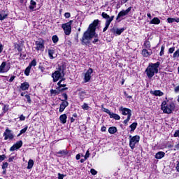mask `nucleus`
I'll return each instance as SVG.
<instances>
[{
  "instance_id": "2f4dec72",
  "label": "nucleus",
  "mask_w": 179,
  "mask_h": 179,
  "mask_svg": "<svg viewBox=\"0 0 179 179\" xmlns=\"http://www.w3.org/2000/svg\"><path fill=\"white\" fill-rule=\"evenodd\" d=\"M30 69H31V67H30L29 66H28L27 67V69H25L24 71V74L27 76H29V75H30Z\"/></svg>"
},
{
  "instance_id": "a211bd4d",
  "label": "nucleus",
  "mask_w": 179,
  "mask_h": 179,
  "mask_svg": "<svg viewBox=\"0 0 179 179\" xmlns=\"http://www.w3.org/2000/svg\"><path fill=\"white\" fill-rule=\"evenodd\" d=\"M48 52L50 59H54V58L57 57V56H54V55L55 54V50L54 49H49L48 50Z\"/></svg>"
},
{
  "instance_id": "20e7f679",
  "label": "nucleus",
  "mask_w": 179,
  "mask_h": 179,
  "mask_svg": "<svg viewBox=\"0 0 179 179\" xmlns=\"http://www.w3.org/2000/svg\"><path fill=\"white\" fill-rule=\"evenodd\" d=\"M64 76H65V71L62 67H59L57 71L52 74L53 82H58V80H59L61 78H64Z\"/></svg>"
},
{
  "instance_id": "774afa93",
  "label": "nucleus",
  "mask_w": 179,
  "mask_h": 179,
  "mask_svg": "<svg viewBox=\"0 0 179 179\" xmlns=\"http://www.w3.org/2000/svg\"><path fill=\"white\" fill-rule=\"evenodd\" d=\"M175 148H176V149L177 150H179V143L177 144V145L175 146Z\"/></svg>"
},
{
  "instance_id": "ddd939ff",
  "label": "nucleus",
  "mask_w": 179,
  "mask_h": 179,
  "mask_svg": "<svg viewBox=\"0 0 179 179\" xmlns=\"http://www.w3.org/2000/svg\"><path fill=\"white\" fill-rule=\"evenodd\" d=\"M21 146H23V141H19L10 148V151L15 152V150H17V149H20Z\"/></svg>"
},
{
  "instance_id": "a19ab883",
  "label": "nucleus",
  "mask_w": 179,
  "mask_h": 179,
  "mask_svg": "<svg viewBox=\"0 0 179 179\" xmlns=\"http://www.w3.org/2000/svg\"><path fill=\"white\" fill-rule=\"evenodd\" d=\"M117 27H113L112 29H110V31L113 34H115V33L117 34Z\"/></svg>"
},
{
  "instance_id": "f257e3e1",
  "label": "nucleus",
  "mask_w": 179,
  "mask_h": 179,
  "mask_svg": "<svg viewBox=\"0 0 179 179\" xmlns=\"http://www.w3.org/2000/svg\"><path fill=\"white\" fill-rule=\"evenodd\" d=\"M99 24V20H95L93 23L90 24L88 29L84 32L81 38L83 45H87L93 37L94 38L92 43L96 44L99 42V35L96 34V27Z\"/></svg>"
},
{
  "instance_id": "412c9836",
  "label": "nucleus",
  "mask_w": 179,
  "mask_h": 179,
  "mask_svg": "<svg viewBox=\"0 0 179 179\" xmlns=\"http://www.w3.org/2000/svg\"><path fill=\"white\" fill-rule=\"evenodd\" d=\"M66 114H63L62 115H60L59 117V120H60V122H62V124H66Z\"/></svg>"
},
{
  "instance_id": "13d9d810",
  "label": "nucleus",
  "mask_w": 179,
  "mask_h": 179,
  "mask_svg": "<svg viewBox=\"0 0 179 179\" xmlns=\"http://www.w3.org/2000/svg\"><path fill=\"white\" fill-rule=\"evenodd\" d=\"M3 51V45L0 43V54Z\"/></svg>"
},
{
  "instance_id": "7ed1b4c3",
  "label": "nucleus",
  "mask_w": 179,
  "mask_h": 179,
  "mask_svg": "<svg viewBox=\"0 0 179 179\" xmlns=\"http://www.w3.org/2000/svg\"><path fill=\"white\" fill-rule=\"evenodd\" d=\"M175 108L176 105L173 102L167 103L166 101H164L162 103V110L165 114H171Z\"/></svg>"
},
{
  "instance_id": "b1692460",
  "label": "nucleus",
  "mask_w": 179,
  "mask_h": 179,
  "mask_svg": "<svg viewBox=\"0 0 179 179\" xmlns=\"http://www.w3.org/2000/svg\"><path fill=\"white\" fill-rule=\"evenodd\" d=\"M166 155V153H164V152H158L156 155H155V159H163V157Z\"/></svg>"
},
{
  "instance_id": "58836bf2",
  "label": "nucleus",
  "mask_w": 179,
  "mask_h": 179,
  "mask_svg": "<svg viewBox=\"0 0 179 179\" xmlns=\"http://www.w3.org/2000/svg\"><path fill=\"white\" fill-rule=\"evenodd\" d=\"M160 57H162V55H164V45H162L161 47V51L159 52Z\"/></svg>"
},
{
  "instance_id": "f704fd0d",
  "label": "nucleus",
  "mask_w": 179,
  "mask_h": 179,
  "mask_svg": "<svg viewBox=\"0 0 179 179\" xmlns=\"http://www.w3.org/2000/svg\"><path fill=\"white\" fill-rule=\"evenodd\" d=\"M85 96H86V92L85 91H82L81 92H80V99H81V100H83V99H85Z\"/></svg>"
},
{
  "instance_id": "9b49d317",
  "label": "nucleus",
  "mask_w": 179,
  "mask_h": 179,
  "mask_svg": "<svg viewBox=\"0 0 179 179\" xmlns=\"http://www.w3.org/2000/svg\"><path fill=\"white\" fill-rule=\"evenodd\" d=\"M132 9V7H129L127 10H122V11H120L117 17L116 20H119L120 17H122L123 16H127V15L128 13H129V12H131V10Z\"/></svg>"
},
{
  "instance_id": "c85d7f7f",
  "label": "nucleus",
  "mask_w": 179,
  "mask_h": 179,
  "mask_svg": "<svg viewBox=\"0 0 179 179\" xmlns=\"http://www.w3.org/2000/svg\"><path fill=\"white\" fill-rule=\"evenodd\" d=\"M137 125H138V123H136V122H134L130 125L131 132H134V131H135V129H136Z\"/></svg>"
},
{
  "instance_id": "c03bdc74",
  "label": "nucleus",
  "mask_w": 179,
  "mask_h": 179,
  "mask_svg": "<svg viewBox=\"0 0 179 179\" xmlns=\"http://www.w3.org/2000/svg\"><path fill=\"white\" fill-rule=\"evenodd\" d=\"M25 98L27 99L28 103H31V99H30V95L26 94Z\"/></svg>"
},
{
  "instance_id": "de8ad7c7",
  "label": "nucleus",
  "mask_w": 179,
  "mask_h": 179,
  "mask_svg": "<svg viewBox=\"0 0 179 179\" xmlns=\"http://www.w3.org/2000/svg\"><path fill=\"white\" fill-rule=\"evenodd\" d=\"M91 174H92L93 176H96V174H97V171L94 170V169H92Z\"/></svg>"
},
{
  "instance_id": "5fc2aeb1",
  "label": "nucleus",
  "mask_w": 179,
  "mask_h": 179,
  "mask_svg": "<svg viewBox=\"0 0 179 179\" xmlns=\"http://www.w3.org/2000/svg\"><path fill=\"white\" fill-rule=\"evenodd\" d=\"M90 156V152H89V150H87V152H86V154H85V159H89V157Z\"/></svg>"
},
{
  "instance_id": "aec40b11",
  "label": "nucleus",
  "mask_w": 179,
  "mask_h": 179,
  "mask_svg": "<svg viewBox=\"0 0 179 179\" xmlns=\"http://www.w3.org/2000/svg\"><path fill=\"white\" fill-rule=\"evenodd\" d=\"M150 24H160V19L157 17H155L150 22Z\"/></svg>"
},
{
  "instance_id": "6e6552de",
  "label": "nucleus",
  "mask_w": 179,
  "mask_h": 179,
  "mask_svg": "<svg viewBox=\"0 0 179 179\" xmlns=\"http://www.w3.org/2000/svg\"><path fill=\"white\" fill-rule=\"evenodd\" d=\"M72 23H73V20H70L69 22L63 24L62 26L66 36H69L71 31H72Z\"/></svg>"
},
{
  "instance_id": "5701e85b",
  "label": "nucleus",
  "mask_w": 179,
  "mask_h": 179,
  "mask_svg": "<svg viewBox=\"0 0 179 179\" xmlns=\"http://www.w3.org/2000/svg\"><path fill=\"white\" fill-rule=\"evenodd\" d=\"M29 83H23L22 84H21L20 86V89H22V90H27V89H29Z\"/></svg>"
},
{
  "instance_id": "ea45409f",
  "label": "nucleus",
  "mask_w": 179,
  "mask_h": 179,
  "mask_svg": "<svg viewBox=\"0 0 179 179\" xmlns=\"http://www.w3.org/2000/svg\"><path fill=\"white\" fill-rule=\"evenodd\" d=\"M167 22L168 23H174V22H176V18L169 17Z\"/></svg>"
},
{
  "instance_id": "79ce46f5",
  "label": "nucleus",
  "mask_w": 179,
  "mask_h": 179,
  "mask_svg": "<svg viewBox=\"0 0 179 179\" xmlns=\"http://www.w3.org/2000/svg\"><path fill=\"white\" fill-rule=\"evenodd\" d=\"M62 96L64 99L62 100V101H66V100H68V94H66V93H64L62 94Z\"/></svg>"
},
{
  "instance_id": "393cba45",
  "label": "nucleus",
  "mask_w": 179,
  "mask_h": 179,
  "mask_svg": "<svg viewBox=\"0 0 179 179\" xmlns=\"http://www.w3.org/2000/svg\"><path fill=\"white\" fill-rule=\"evenodd\" d=\"M33 166H34V161H33V159H29L27 166L28 170H31V169H33Z\"/></svg>"
},
{
  "instance_id": "3c124183",
  "label": "nucleus",
  "mask_w": 179,
  "mask_h": 179,
  "mask_svg": "<svg viewBox=\"0 0 179 179\" xmlns=\"http://www.w3.org/2000/svg\"><path fill=\"white\" fill-rule=\"evenodd\" d=\"M64 16H65L66 19H69V18L71 17V13H66L64 14Z\"/></svg>"
},
{
  "instance_id": "8fccbe9b",
  "label": "nucleus",
  "mask_w": 179,
  "mask_h": 179,
  "mask_svg": "<svg viewBox=\"0 0 179 179\" xmlns=\"http://www.w3.org/2000/svg\"><path fill=\"white\" fill-rule=\"evenodd\" d=\"M8 162H5L3 164L2 169H8Z\"/></svg>"
},
{
  "instance_id": "cd10ccee",
  "label": "nucleus",
  "mask_w": 179,
  "mask_h": 179,
  "mask_svg": "<svg viewBox=\"0 0 179 179\" xmlns=\"http://www.w3.org/2000/svg\"><path fill=\"white\" fill-rule=\"evenodd\" d=\"M110 118H114V120H120L121 117L115 113H110Z\"/></svg>"
},
{
  "instance_id": "a18cd8bd",
  "label": "nucleus",
  "mask_w": 179,
  "mask_h": 179,
  "mask_svg": "<svg viewBox=\"0 0 179 179\" xmlns=\"http://www.w3.org/2000/svg\"><path fill=\"white\" fill-rule=\"evenodd\" d=\"M175 50H176L175 47H172V48H169V54H173V52H174Z\"/></svg>"
},
{
  "instance_id": "09e8293b",
  "label": "nucleus",
  "mask_w": 179,
  "mask_h": 179,
  "mask_svg": "<svg viewBox=\"0 0 179 179\" xmlns=\"http://www.w3.org/2000/svg\"><path fill=\"white\" fill-rule=\"evenodd\" d=\"M104 113H106L107 114H108L109 115H111L112 113L110 111V110L107 109V108H104L103 109Z\"/></svg>"
},
{
  "instance_id": "052dcab7",
  "label": "nucleus",
  "mask_w": 179,
  "mask_h": 179,
  "mask_svg": "<svg viewBox=\"0 0 179 179\" xmlns=\"http://www.w3.org/2000/svg\"><path fill=\"white\" fill-rule=\"evenodd\" d=\"M76 41L77 43L79 41V34H76Z\"/></svg>"
},
{
  "instance_id": "6e6d98bb",
  "label": "nucleus",
  "mask_w": 179,
  "mask_h": 179,
  "mask_svg": "<svg viewBox=\"0 0 179 179\" xmlns=\"http://www.w3.org/2000/svg\"><path fill=\"white\" fill-rule=\"evenodd\" d=\"M20 121H24L26 120V117H24L23 115H21L20 117Z\"/></svg>"
},
{
  "instance_id": "f03ea898",
  "label": "nucleus",
  "mask_w": 179,
  "mask_h": 179,
  "mask_svg": "<svg viewBox=\"0 0 179 179\" xmlns=\"http://www.w3.org/2000/svg\"><path fill=\"white\" fill-rule=\"evenodd\" d=\"M159 66H160V62H159L149 64L145 69V73L148 79H152L155 76V73H159Z\"/></svg>"
},
{
  "instance_id": "bb28decb",
  "label": "nucleus",
  "mask_w": 179,
  "mask_h": 179,
  "mask_svg": "<svg viewBox=\"0 0 179 179\" xmlns=\"http://www.w3.org/2000/svg\"><path fill=\"white\" fill-rule=\"evenodd\" d=\"M109 134H115L117 132V127H111L108 129Z\"/></svg>"
},
{
  "instance_id": "4d7b16f0",
  "label": "nucleus",
  "mask_w": 179,
  "mask_h": 179,
  "mask_svg": "<svg viewBox=\"0 0 179 179\" xmlns=\"http://www.w3.org/2000/svg\"><path fill=\"white\" fill-rule=\"evenodd\" d=\"M66 45H68V47H71V45H72V42H71V41H67Z\"/></svg>"
},
{
  "instance_id": "f8f14e48",
  "label": "nucleus",
  "mask_w": 179,
  "mask_h": 179,
  "mask_svg": "<svg viewBox=\"0 0 179 179\" xmlns=\"http://www.w3.org/2000/svg\"><path fill=\"white\" fill-rule=\"evenodd\" d=\"M3 136H5V141H8V139H13V134H12V131L9 129H6V131L3 133Z\"/></svg>"
},
{
  "instance_id": "603ef678",
  "label": "nucleus",
  "mask_w": 179,
  "mask_h": 179,
  "mask_svg": "<svg viewBox=\"0 0 179 179\" xmlns=\"http://www.w3.org/2000/svg\"><path fill=\"white\" fill-rule=\"evenodd\" d=\"M64 177H65V175L61 174V173H58V178L59 179H64Z\"/></svg>"
},
{
  "instance_id": "e433bc0d",
  "label": "nucleus",
  "mask_w": 179,
  "mask_h": 179,
  "mask_svg": "<svg viewBox=\"0 0 179 179\" xmlns=\"http://www.w3.org/2000/svg\"><path fill=\"white\" fill-rule=\"evenodd\" d=\"M81 108H83V110H89L90 107L89 105H87V103H85Z\"/></svg>"
},
{
  "instance_id": "7c9ffc66",
  "label": "nucleus",
  "mask_w": 179,
  "mask_h": 179,
  "mask_svg": "<svg viewBox=\"0 0 179 179\" xmlns=\"http://www.w3.org/2000/svg\"><path fill=\"white\" fill-rule=\"evenodd\" d=\"M62 91H59V90H50V93L51 94H59V93H61Z\"/></svg>"
},
{
  "instance_id": "a878e982",
  "label": "nucleus",
  "mask_w": 179,
  "mask_h": 179,
  "mask_svg": "<svg viewBox=\"0 0 179 179\" xmlns=\"http://www.w3.org/2000/svg\"><path fill=\"white\" fill-rule=\"evenodd\" d=\"M30 5L31 6H29V9H31V10H33V9L36 8V5H37V3H36V1H34V0H31Z\"/></svg>"
},
{
  "instance_id": "473e14b6",
  "label": "nucleus",
  "mask_w": 179,
  "mask_h": 179,
  "mask_svg": "<svg viewBox=\"0 0 179 179\" xmlns=\"http://www.w3.org/2000/svg\"><path fill=\"white\" fill-rule=\"evenodd\" d=\"M144 47L149 50V48H150V42L149 41H145L144 42Z\"/></svg>"
},
{
  "instance_id": "72a5a7b5",
  "label": "nucleus",
  "mask_w": 179,
  "mask_h": 179,
  "mask_svg": "<svg viewBox=\"0 0 179 179\" xmlns=\"http://www.w3.org/2000/svg\"><path fill=\"white\" fill-rule=\"evenodd\" d=\"M125 31L124 28H122V29H118L116 31V34H117L118 36H120V34H121V33H123Z\"/></svg>"
},
{
  "instance_id": "49530a36",
  "label": "nucleus",
  "mask_w": 179,
  "mask_h": 179,
  "mask_svg": "<svg viewBox=\"0 0 179 179\" xmlns=\"http://www.w3.org/2000/svg\"><path fill=\"white\" fill-rule=\"evenodd\" d=\"M59 155H66V150H60L58 152Z\"/></svg>"
},
{
  "instance_id": "1a4fd4ad",
  "label": "nucleus",
  "mask_w": 179,
  "mask_h": 179,
  "mask_svg": "<svg viewBox=\"0 0 179 179\" xmlns=\"http://www.w3.org/2000/svg\"><path fill=\"white\" fill-rule=\"evenodd\" d=\"M35 50H36V51H44V40L40 38L38 41H36L35 42V47H34Z\"/></svg>"
},
{
  "instance_id": "680f3d73",
  "label": "nucleus",
  "mask_w": 179,
  "mask_h": 179,
  "mask_svg": "<svg viewBox=\"0 0 179 179\" xmlns=\"http://www.w3.org/2000/svg\"><path fill=\"white\" fill-rule=\"evenodd\" d=\"M76 159L77 160H79V159H80V154H78V155H76Z\"/></svg>"
},
{
  "instance_id": "4c0bfd02",
  "label": "nucleus",
  "mask_w": 179,
  "mask_h": 179,
  "mask_svg": "<svg viewBox=\"0 0 179 179\" xmlns=\"http://www.w3.org/2000/svg\"><path fill=\"white\" fill-rule=\"evenodd\" d=\"M26 131H27V127H24V129H22L20 134L17 135V136H20V135H22V134H24L26 133Z\"/></svg>"
},
{
  "instance_id": "69168bd1",
  "label": "nucleus",
  "mask_w": 179,
  "mask_h": 179,
  "mask_svg": "<svg viewBox=\"0 0 179 179\" xmlns=\"http://www.w3.org/2000/svg\"><path fill=\"white\" fill-rule=\"evenodd\" d=\"M15 159V157H10L8 159V162H13V159Z\"/></svg>"
},
{
  "instance_id": "f3484780",
  "label": "nucleus",
  "mask_w": 179,
  "mask_h": 179,
  "mask_svg": "<svg viewBox=\"0 0 179 179\" xmlns=\"http://www.w3.org/2000/svg\"><path fill=\"white\" fill-rule=\"evenodd\" d=\"M152 54H153V52H152V50H148L146 49H143L142 50V55L143 57H150Z\"/></svg>"
},
{
  "instance_id": "e2e57ef3",
  "label": "nucleus",
  "mask_w": 179,
  "mask_h": 179,
  "mask_svg": "<svg viewBox=\"0 0 179 179\" xmlns=\"http://www.w3.org/2000/svg\"><path fill=\"white\" fill-rule=\"evenodd\" d=\"M87 160V159H86V157H85V159H80V163H85V162Z\"/></svg>"
},
{
  "instance_id": "dca6fc26",
  "label": "nucleus",
  "mask_w": 179,
  "mask_h": 179,
  "mask_svg": "<svg viewBox=\"0 0 179 179\" xmlns=\"http://www.w3.org/2000/svg\"><path fill=\"white\" fill-rule=\"evenodd\" d=\"M63 102L60 104L59 109V113H63L64 110L69 106V103L66 101H62Z\"/></svg>"
},
{
  "instance_id": "39448f33",
  "label": "nucleus",
  "mask_w": 179,
  "mask_h": 179,
  "mask_svg": "<svg viewBox=\"0 0 179 179\" xmlns=\"http://www.w3.org/2000/svg\"><path fill=\"white\" fill-rule=\"evenodd\" d=\"M120 111H121L122 115H127V118L123 122V123L127 125V124L129 122V120H131V117L132 115V110H131V109L121 106L120 108Z\"/></svg>"
},
{
  "instance_id": "0e129e2a",
  "label": "nucleus",
  "mask_w": 179,
  "mask_h": 179,
  "mask_svg": "<svg viewBox=\"0 0 179 179\" xmlns=\"http://www.w3.org/2000/svg\"><path fill=\"white\" fill-rule=\"evenodd\" d=\"M14 80H15V77L12 76V77H10L9 82H13Z\"/></svg>"
},
{
  "instance_id": "338daca9",
  "label": "nucleus",
  "mask_w": 179,
  "mask_h": 179,
  "mask_svg": "<svg viewBox=\"0 0 179 179\" xmlns=\"http://www.w3.org/2000/svg\"><path fill=\"white\" fill-rule=\"evenodd\" d=\"M176 170L177 171H179V162L176 165Z\"/></svg>"
},
{
  "instance_id": "4be33fe9",
  "label": "nucleus",
  "mask_w": 179,
  "mask_h": 179,
  "mask_svg": "<svg viewBox=\"0 0 179 179\" xmlns=\"http://www.w3.org/2000/svg\"><path fill=\"white\" fill-rule=\"evenodd\" d=\"M8 17V14L5 11H0V20H5Z\"/></svg>"
},
{
  "instance_id": "c9c22d12",
  "label": "nucleus",
  "mask_w": 179,
  "mask_h": 179,
  "mask_svg": "<svg viewBox=\"0 0 179 179\" xmlns=\"http://www.w3.org/2000/svg\"><path fill=\"white\" fill-rule=\"evenodd\" d=\"M36 65H37V62L36 61V59H33L30 63V64L29 65V66L31 68V66H36Z\"/></svg>"
},
{
  "instance_id": "0eeeda50",
  "label": "nucleus",
  "mask_w": 179,
  "mask_h": 179,
  "mask_svg": "<svg viewBox=\"0 0 179 179\" xmlns=\"http://www.w3.org/2000/svg\"><path fill=\"white\" fill-rule=\"evenodd\" d=\"M140 139L141 137H139V136H129V146L131 150H134V149H135V145H136V143H139Z\"/></svg>"
},
{
  "instance_id": "4468645a",
  "label": "nucleus",
  "mask_w": 179,
  "mask_h": 179,
  "mask_svg": "<svg viewBox=\"0 0 179 179\" xmlns=\"http://www.w3.org/2000/svg\"><path fill=\"white\" fill-rule=\"evenodd\" d=\"M92 73H93V69L90 68L85 74L84 79L85 83L89 82L92 79Z\"/></svg>"
},
{
  "instance_id": "423d86ee",
  "label": "nucleus",
  "mask_w": 179,
  "mask_h": 179,
  "mask_svg": "<svg viewBox=\"0 0 179 179\" xmlns=\"http://www.w3.org/2000/svg\"><path fill=\"white\" fill-rule=\"evenodd\" d=\"M101 16L103 19H106V24H105V27L103 28V33L104 31H107V29H108V27H110V23H111L113 22V20H114V15L110 17V15H108L107 13H102Z\"/></svg>"
},
{
  "instance_id": "6ab92c4d",
  "label": "nucleus",
  "mask_w": 179,
  "mask_h": 179,
  "mask_svg": "<svg viewBox=\"0 0 179 179\" xmlns=\"http://www.w3.org/2000/svg\"><path fill=\"white\" fill-rule=\"evenodd\" d=\"M150 94H153V96H162L164 94V93H163V92L160 90L150 91Z\"/></svg>"
},
{
  "instance_id": "2eb2a0df",
  "label": "nucleus",
  "mask_w": 179,
  "mask_h": 179,
  "mask_svg": "<svg viewBox=\"0 0 179 179\" xmlns=\"http://www.w3.org/2000/svg\"><path fill=\"white\" fill-rule=\"evenodd\" d=\"M9 71V66H6V62H3L0 66V72L3 73Z\"/></svg>"
},
{
  "instance_id": "bf43d9fd",
  "label": "nucleus",
  "mask_w": 179,
  "mask_h": 179,
  "mask_svg": "<svg viewBox=\"0 0 179 179\" xmlns=\"http://www.w3.org/2000/svg\"><path fill=\"white\" fill-rule=\"evenodd\" d=\"M107 129V128L106 127H104V126H103L102 127H101V131H102V132H106V130Z\"/></svg>"
},
{
  "instance_id": "9d476101",
  "label": "nucleus",
  "mask_w": 179,
  "mask_h": 179,
  "mask_svg": "<svg viewBox=\"0 0 179 179\" xmlns=\"http://www.w3.org/2000/svg\"><path fill=\"white\" fill-rule=\"evenodd\" d=\"M64 80H65V78H62V80H60L58 83H57V90H59V92H64V90H68V87H65V86H66V84H64L62 82H64ZM64 87V88H62Z\"/></svg>"
},
{
  "instance_id": "37998d69",
  "label": "nucleus",
  "mask_w": 179,
  "mask_h": 179,
  "mask_svg": "<svg viewBox=\"0 0 179 179\" xmlns=\"http://www.w3.org/2000/svg\"><path fill=\"white\" fill-rule=\"evenodd\" d=\"M174 138H179V130H176L173 134Z\"/></svg>"
},
{
  "instance_id": "864d4df0",
  "label": "nucleus",
  "mask_w": 179,
  "mask_h": 179,
  "mask_svg": "<svg viewBox=\"0 0 179 179\" xmlns=\"http://www.w3.org/2000/svg\"><path fill=\"white\" fill-rule=\"evenodd\" d=\"M5 157H6L5 155H0V162H3V160H5Z\"/></svg>"
},
{
  "instance_id": "c756f323",
  "label": "nucleus",
  "mask_w": 179,
  "mask_h": 179,
  "mask_svg": "<svg viewBox=\"0 0 179 179\" xmlns=\"http://www.w3.org/2000/svg\"><path fill=\"white\" fill-rule=\"evenodd\" d=\"M59 38H58V36L57 35H54L52 37V41H53L54 44H57V42L59 41Z\"/></svg>"
}]
</instances>
